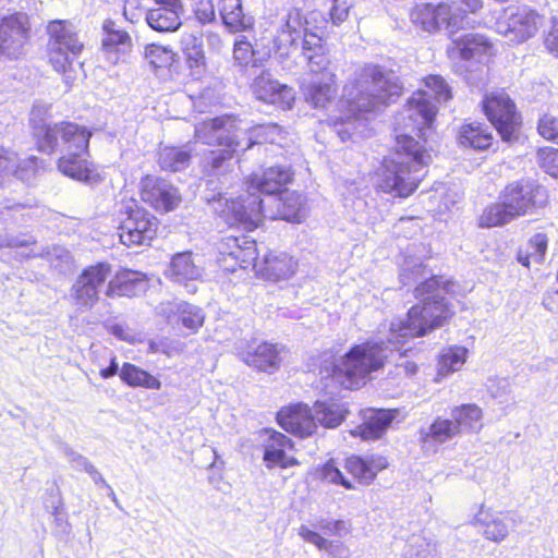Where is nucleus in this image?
<instances>
[{
	"instance_id": "nucleus-12",
	"label": "nucleus",
	"mask_w": 558,
	"mask_h": 558,
	"mask_svg": "<svg viewBox=\"0 0 558 558\" xmlns=\"http://www.w3.org/2000/svg\"><path fill=\"white\" fill-rule=\"evenodd\" d=\"M501 199L505 206L517 218L529 214L533 208L547 205L548 195L544 187L531 180H520L508 184Z\"/></svg>"
},
{
	"instance_id": "nucleus-2",
	"label": "nucleus",
	"mask_w": 558,
	"mask_h": 558,
	"mask_svg": "<svg viewBox=\"0 0 558 558\" xmlns=\"http://www.w3.org/2000/svg\"><path fill=\"white\" fill-rule=\"evenodd\" d=\"M451 98V92L439 75L424 80V87L413 94L407 107L396 117V151L384 162L378 187L398 197L410 196L424 178L430 155L410 132L426 141L430 131L437 104Z\"/></svg>"
},
{
	"instance_id": "nucleus-46",
	"label": "nucleus",
	"mask_w": 558,
	"mask_h": 558,
	"mask_svg": "<svg viewBox=\"0 0 558 558\" xmlns=\"http://www.w3.org/2000/svg\"><path fill=\"white\" fill-rule=\"evenodd\" d=\"M39 256L46 258L51 267L58 269L60 272L69 270L72 265V256L63 246L53 245L51 247H44V254Z\"/></svg>"
},
{
	"instance_id": "nucleus-23",
	"label": "nucleus",
	"mask_w": 558,
	"mask_h": 558,
	"mask_svg": "<svg viewBox=\"0 0 558 558\" xmlns=\"http://www.w3.org/2000/svg\"><path fill=\"white\" fill-rule=\"evenodd\" d=\"M280 350L269 342H253L241 353L242 361L258 371L275 373L281 363Z\"/></svg>"
},
{
	"instance_id": "nucleus-60",
	"label": "nucleus",
	"mask_w": 558,
	"mask_h": 558,
	"mask_svg": "<svg viewBox=\"0 0 558 558\" xmlns=\"http://www.w3.org/2000/svg\"><path fill=\"white\" fill-rule=\"evenodd\" d=\"M333 5L330 10V19L333 24L338 25L344 22L349 15L350 8L352 7L351 0H333Z\"/></svg>"
},
{
	"instance_id": "nucleus-32",
	"label": "nucleus",
	"mask_w": 558,
	"mask_h": 558,
	"mask_svg": "<svg viewBox=\"0 0 558 558\" xmlns=\"http://www.w3.org/2000/svg\"><path fill=\"white\" fill-rule=\"evenodd\" d=\"M313 413L316 425L319 423L326 428H336L344 421L349 411L344 403L324 400L314 403Z\"/></svg>"
},
{
	"instance_id": "nucleus-1",
	"label": "nucleus",
	"mask_w": 558,
	"mask_h": 558,
	"mask_svg": "<svg viewBox=\"0 0 558 558\" xmlns=\"http://www.w3.org/2000/svg\"><path fill=\"white\" fill-rule=\"evenodd\" d=\"M451 283L432 277L415 288V296L422 304L412 306L404 319L390 323L386 338L376 337L356 344L338 360L331 371V378L345 389L357 388L367 376L381 368L385 363L393 361L397 368H402L407 376L414 375L417 366L405 360L409 349H403L408 339L425 336L439 327L451 315L442 292H449Z\"/></svg>"
},
{
	"instance_id": "nucleus-44",
	"label": "nucleus",
	"mask_w": 558,
	"mask_h": 558,
	"mask_svg": "<svg viewBox=\"0 0 558 558\" xmlns=\"http://www.w3.org/2000/svg\"><path fill=\"white\" fill-rule=\"evenodd\" d=\"M513 219L514 217L511 215V211L501 201L500 203L492 204L484 208L478 217V226L481 228H494L504 226Z\"/></svg>"
},
{
	"instance_id": "nucleus-55",
	"label": "nucleus",
	"mask_w": 558,
	"mask_h": 558,
	"mask_svg": "<svg viewBox=\"0 0 558 558\" xmlns=\"http://www.w3.org/2000/svg\"><path fill=\"white\" fill-rule=\"evenodd\" d=\"M39 167L40 162L38 158L35 156L25 158L23 160H20L16 157V166L13 168L12 175H15L17 179L22 181L28 182L36 175Z\"/></svg>"
},
{
	"instance_id": "nucleus-36",
	"label": "nucleus",
	"mask_w": 558,
	"mask_h": 558,
	"mask_svg": "<svg viewBox=\"0 0 558 558\" xmlns=\"http://www.w3.org/2000/svg\"><path fill=\"white\" fill-rule=\"evenodd\" d=\"M492 133L478 122L466 123L459 132V143L465 147L484 150L492 145Z\"/></svg>"
},
{
	"instance_id": "nucleus-39",
	"label": "nucleus",
	"mask_w": 558,
	"mask_h": 558,
	"mask_svg": "<svg viewBox=\"0 0 558 558\" xmlns=\"http://www.w3.org/2000/svg\"><path fill=\"white\" fill-rule=\"evenodd\" d=\"M180 9L156 8L145 13L147 24L157 32H173L181 25Z\"/></svg>"
},
{
	"instance_id": "nucleus-8",
	"label": "nucleus",
	"mask_w": 558,
	"mask_h": 558,
	"mask_svg": "<svg viewBox=\"0 0 558 558\" xmlns=\"http://www.w3.org/2000/svg\"><path fill=\"white\" fill-rule=\"evenodd\" d=\"M49 61L53 69L63 75L64 83L71 87L77 77L82 62L77 60L83 44L77 38L73 25L68 21H52L49 23Z\"/></svg>"
},
{
	"instance_id": "nucleus-41",
	"label": "nucleus",
	"mask_w": 558,
	"mask_h": 558,
	"mask_svg": "<svg viewBox=\"0 0 558 558\" xmlns=\"http://www.w3.org/2000/svg\"><path fill=\"white\" fill-rule=\"evenodd\" d=\"M190 159V151L178 147L165 146L158 154L159 166L166 171H181L189 166Z\"/></svg>"
},
{
	"instance_id": "nucleus-18",
	"label": "nucleus",
	"mask_w": 558,
	"mask_h": 558,
	"mask_svg": "<svg viewBox=\"0 0 558 558\" xmlns=\"http://www.w3.org/2000/svg\"><path fill=\"white\" fill-rule=\"evenodd\" d=\"M252 89L257 99L288 110L294 102V92L288 85L274 80L269 73L263 72L254 80Z\"/></svg>"
},
{
	"instance_id": "nucleus-15",
	"label": "nucleus",
	"mask_w": 558,
	"mask_h": 558,
	"mask_svg": "<svg viewBox=\"0 0 558 558\" xmlns=\"http://www.w3.org/2000/svg\"><path fill=\"white\" fill-rule=\"evenodd\" d=\"M141 198L159 213L172 211L181 203V194L174 185L153 175L142 179Z\"/></svg>"
},
{
	"instance_id": "nucleus-40",
	"label": "nucleus",
	"mask_w": 558,
	"mask_h": 558,
	"mask_svg": "<svg viewBox=\"0 0 558 558\" xmlns=\"http://www.w3.org/2000/svg\"><path fill=\"white\" fill-rule=\"evenodd\" d=\"M548 239L545 233H536L533 235L525 248H520L517 254L518 262L530 267L532 263L541 264L546 255Z\"/></svg>"
},
{
	"instance_id": "nucleus-19",
	"label": "nucleus",
	"mask_w": 558,
	"mask_h": 558,
	"mask_svg": "<svg viewBox=\"0 0 558 558\" xmlns=\"http://www.w3.org/2000/svg\"><path fill=\"white\" fill-rule=\"evenodd\" d=\"M293 172L290 166L277 165L266 168L262 174H254L247 182L248 190L245 193L266 194L275 196L282 192V187L290 183Z\"/></svg>"
},
{
	"instance_id": "nucleus-13",
	"label": "nucleus",
	"mask_w": 558,
	"mask_h": 558,
	"mask_svg": "<svg viewBox=\"0 0 558 558\" xmlns=\"http://www.w3.org/2000/svg\"><path fill=\"white\" fill-rule=\"evenodd\" d=\"M240 134L246 135L241 121L230 116L218 117L195 126V138L207 145H219L240 150Z\"/></svg>"
},
{
	"instance_id": "nucleus-45",
	"label": "nucleus",
	"mask_w": 558,
	"mask_h": 558,
	"mask_svg": "<svg viewBox=\"0 0 558 558\" xmlns=\"http://www.w3.org/2000/svg\"><path fill=\"white\" fill-rule=\"evenodd\" d=\"M144 56L154 68H167L174 61V52L170 48L157 44L147 45Z\"/></svg>"
},
{
	"instance_id": "nucleus-58",
	"label": "nucleus",
	"mask_w": 558,
	"mask_h": 558,
	"mask_svg": "<svg viewBox=\"0 0 558 558\" xmlns=\"http://www.w3.org/2000/svg\"><path fill=\"white\" fill-rule=\"evenodd\" d=\"M257 131L266 133V142L277 144L279 146L284 145L287 132L277 123L257 125Z\"/></svg>"
},
{
	"instance_id": "nucleus-51",
	"label": "nucleus",
	"mask_w": 558,
	"mask_h": 558,
	"mask_svg": "<svg viewBox=\"0 0 558 558\" xmlns=\"http://www.w3.org/2000/svg\"><path fill=\"white\" fill-rule=\"evenodd\" d=\"M404 558H436L434 548L432 545L425 539L420 536H413L409 543L407 544V547L404 549L403 554Z\"/></svg>"
},
{
	"instance_id": "nucleus-63",
	"label": "nucleus",
	"mask_w": 558,
	"mask_h": 558,
	"mask_svg": "<svg viewBox=\"0 0 558 558\" xmlns=\"http://www.w3.org/2000/svg\"><path fill=\"white\" fill-rule=\"evenodd\" d=\"M145 14L140 0H125L123 15L131 23H136Z\"/></svg>"
},
{
	"instance_id": "nucleus-20",
	"label": "nucleus",
	"mask_w": 558,
	"mask_h": 558,
	"mask_svg": "<svg viewBox=\"0 0 558 558\" xmlns=\"http://www.w3.org/2000/svg\"><path fill=\"white\" fill-rule=\"evenodd\" d=\"M277 421L283 429L300 437L310 436L316 430L314 413L307 404L282 408L277 414Z\"/></svg>"
},
{
	"instance_id": "nucleus-49",
	"label": "nucleus",
	"mask_w": 558,
	"mask_h": 558,
	"mask_svg": "<svg viewBox=\"0 0 558 558\" xmlns=\"http://www.w3.org/2000/svg\"><path fill=\"white\" fill-rule=\"evenodd\" d=\"M73 295L82 306L90 307L98 300V291L81 275L73 286Z\"/></svg>"
},
{
	"instance_id": "nucleus-54",
	"label": "nucleus",
	"mask_w": 558,
	"mask_h": 558,
	"mask_svg": "<svg viewBox=\"0 0 558 558\" xmlns=\"http://www.w3.org/2000/svg\"><path fill=\"white\" fill-rule=\"evenodd\" d=\"M537 131L543 138L558 144V116L549 112L541 116Z\"/></svg>"
},
{
	"instance_id": "nucleus-21",
	"label": "nucleus",
	"mask_w": 558,
	"mask_h": 558,
	"mask_svg": "<svg viewBox=\"0 0 558 558\" xmlns=\"http://www.w3.org/2000/svg\"><path fill=\"white\" fill-rule=\"evenodd\" d=\"M264 440V462L268 469H287L298 464L296 459L288 456L293 448V442L282 433L266 429Z\"/></svg>"
},
{
	"instance_id": "nucleus-14",
	"label": "nucleus",
	"mask_w": 558,
	"mask_h": 558,
	"mask_svg": "<svg viewBox=\"0 0 558 558\" xmlns=\"http://www.w3.org/2000/svg\"><path fill=\"white\" fill-rule=\"evenodd\" d=\"M328 63L324 54L308 57L310 70L315 75L306 85L304 94L306 101L315 108H325L337 95L336 75L327 68Z\"/></svg>"
},
{
	"instance_id": "nucleus-17",
	"label": "nucleus",
	"mask_w": 558,
	"mask_h": 558,
	"mask_svg": "<svg viewBox=\"0 0 558 558\" xmlns=\"http://www.w3.org/2000/svg\"><path fill=\"white\" fill-rule=\"evenodd\" d=\"M307 21L298 8H290L279 21L274 44L282 54L299 46V41L306 32Z\"/></svg>"
},
{
	"instance_id": "nucleus-59",
	"label": "nucleus",
	"mask_w": 558,
	"mask_h": 558,
	"mask_svg": "<svg viewBox=\"0 0 558 558\" xmlns=\"http://www.w3.org/2000/svg\"><path fill=\"white\" fill-rule=\"evenodd\" d=\"M320 37L317 36L314 33H310L307 29L305 34L302 36L299 44L302 45V50L306 59L308 60L310 56L314 54H323L322 51V45H320Z\"/></svg>"
},
{
	"instance_id": "nucleus-48",
	"label": "nucleus",
	"mask_w": 558,
	"mask_h": 558,
	"mask_svg": "<svg viewBox=\"0 0 558 558\" xmlns=\"http://www.w3.org/2000/svg\"><path fill=\"white\" fill-rule=\"evenodd\" d=\"M313 529L320 530L327 535L343 537L351 533V524L344 520L319 518L311 523Z\"/></svg>"
},
{
	"instance_id": "nucleus-64",
	"label": "nucleus",
	"mask_w": 558,
	"mask_h": 558,
	"mask_svg": "<svg viewBox=\"0 0 558 558\" xmlns=\"http://www.w3.org/2000/svg\"><path fill=\"white\" fill-rule=\"evenodd\" d=\"M195 15L203 24L214 21L216 14L211 1H199L195 10Z\"/></svg>"
},
{
	"instance_id": "nucleus-28",
	"label": "nucleus",
	"mask_w": 558,
	"mask_h": 558,
	"mask_svg": "<svg viewBox=\"0 0 558 558\" xmlns=\"http://www.w3.org/2000/svg\"><path fill=\"white\" fill-rule=\"evenodd\" d=\"M102 31V49L113 56V62L119 60L120 54L125 56L132 50L133 43L130 34L114 21H106Z\"/></svg>"
},
{
	"instance_id": "nucleus-52",
	"label": "nucleus",
	"mask_w": 558,
	"mask_h": 558,
	"mask_svg": "<svg viewBox=\"0 0 558 558\" xmlns=\"http://www.w3.org/2000/svg\"><path fill=\"white\" fill-rule=\"evenodd\" d=\"M539 167L549 175L558 178V149L554 147L539 148L537 151Z\"/></svg>"
},
{
	"instance_id": "nucleus-37",
	"label": "nucleus",
	"mask_w": 558,
	"mask_h": 558,
	"mask_svg": "<svg viewBox=\"0 0 558 558\" xmlns=\"http://www.w3.org/2000/svg\"><path fill=\"white\" fill-rule=\"evenodd\" d=\"M459 434L457 425L451 418L437 417L427 432H422L423 446L428 448L433 445H441Z\"/></svg>"
},
{
	"instance_id": "nucleus-57",
	"label": "nucleus",
	"mask_w": 558,
	"mask_h": 558,
	"mask_svg": "<svg viewBox=\"0 0 558 558\" xmlns=\"http://www.w3.org/2000/svg\"><path fill=\"white\" fill-rule=\"evenodd\" d=\"M241 128L245 130L246 135L240 134V141L242 143L240 150H246L254 145H259L266 142V133L257 131V125L248 128L241 124Z\"/></svg>"
},
{
	"instance_id": "nucleus-6",
	"label": "nucleus",
	"mask_w": 558,
	"mask_h": 558,
	"mask_svg": "<svg viewBox=\"0 0 558 558\" xmlns=\"http://www.w3.org/2000/svg\"><path fill=\"white\" fill-rule=\"evenodd\" d=\"M220 253L231 258L241 268L253 266L260 277L272 280H286L291 278L298 270V260L286 252L269 251L258 258V251L255 240L248 236H226L220 244Z\"/></svg>"
},
{
	"instance_id": "nucleus-11",
	"label": "nucleus",
	"mask_w": 558,
	"mask_h": 558,
	"mask_svg": "<svg viewBox=\"0 0 558 558\" xmlns=\"http://www.w3.org/2000/svg\"><path fill=\"white\" fill-rule=\"evenodd\" d=\"M120 222V240L124 245H146L156 236V217L136 204L124 206Z\"/></svg>"
},
{
	"instance_id": "nucleus-7",
	"label": "nucleus",
	"mask_w": 558,
	"mask_h": 558,
	"mask_svg": "<svg viewBox=\"0 0 558 558\" xmlns=\"http://www.w3.org/2000/svg\"><path fill=\"white\" fill-rule=\"evenodd\" d=\"M464 8L456 2H417L411 9V22L427 33H437L441 29L456 34L459 29L471 26L469 13L475 14L483 8L482 0H460Z\"/></svg>"
},
{
	"instance_id": "nucleus-5",
	"label": "nucleus",
	"mask_w": 558,
	"mask_h": 558,
	"mask_svg": "<svg viewBox=\"0 0 558 558\" xmlns=\"http://www.w3.org/2000/svg\"><path fill=\"white\" fill-rule=\"evenodd\" d=\"M35 134L41 151L50 154L59 147L65 150L58 161L61 173L82 182L95 179V169L85 158L92 133L84 126L71 122L44 124L35 126Z\"/></svg>"
},
{
	"instance_id": "nucleus-43",
	"label": "nucleus",
	"mask_w": 558,
	"mask_h": 558,
	"mask_svg": "<svg viewBox=\"0 0 558 558\" xmlns=\"http://www.w3.org/2000/svg\"><path fill=\"white\" fill-rule=\"evenodd\" d=\"M468 350L463 347H452L442 351L438 362V377H445L459 371L465 363Z\"/></svg>"
},
{
	"instance_id": "nucleus-25",
	"label": "nucleus",
	"mask_w": 558,
	"mask_h": 558,
	"mask_svg": "<svg viewBox=\"0 0 558 558\" xmlns=\"http://www.w3.org/2000/svg\"><path fill=\"white\" fill-rule=\"evenodd\" d=\"M452 51L463 60L485 63L493 56L494 46L489 39L477 33H468L452 40Z\"/></svg>"
},
{
	"instance_id": "nucleus-10",
	"label": "nucleus",
	"mask_w": 558,
	"mask_h": 558,
	"mask_svg": "<svg viewBox=\"0 0 558 558\" xmlns=\"http://www.w3.org/2000/svg\"><path fill=\"white\" fill-rule=\"evenodd\" d=\"M544 17L527 7H510L498 19L497 32L511 43L521 44L535 36Z\"/></svg>"
},
{
	"instance_id": "nucleus-30",
	"label": "nucleus",
	"mask_w": 558,
	"mask_h": 558,
	"mask_svg": "<svg viewBox=\"0 0 558 558\" xmlns=\"http://www.w3.org/2000/svg\"><path fill=\"white\" fill-rule=\"evenodd\" d=\"M181 48L193 74L201 75L206 69V57L203 49V33L201 31L184 32L181 35Z\"/></svg>"
},
{
	"instance_id": "nucleus-33",
	"label": "nucleus",
	"mask_w": 558,
	"mask_h": 558,
	"mask_svg": "<svg viewBox=\"0 0 558 558\" xmlns=\"http://www.w3.org/2000/svg\"><path fill=\"white\" fill-rule=\"evenodd\" d=\"M459 433H478L483 427V411L473 403L454 407L450 412Z\"/></svg>"
},
{
	"instance_id": "nucleus-38",
	"label": "nucleus",
	"mask_w": 558,
	"mask_h": 558,
	"mask_svg": "<svg viewBox=\"0 0 558 558\" xmlns=\"http://www.w3.org/2000/svg\"><path fill=\"white\" fill-rule=\"evenodd\" d=\"M119 376L121 380L130 387H141L151 390H159L161 388V381L157 377L131 363H124L122 365Z\"/></svg>"
},
{
	"instance_id": "nucleus-9",
	"label": "nucleus",
	"mask_w": 558,
	"mask_h": 558,
	"mask_svg": "<svg viewBox=\"0 0 558 558\" xmlns=\"http://www.w3.org/2000/svg\"><path fill=\"white\" fill-rule=\"evenodd\" d=\"M482 106L502 141L512 142L518 138L520 117L514 102L505 90L496 89L485 94Z\"/></svg>"
},
{
	"instance_id": "nucleus-53",
	"label": "nucleus",
	"mask_w": 558,
	"mask_h": 558,
	"mask_svg": "<svg viewBox=\"0 0 558 558\" xmlns=\"http://www.w3.org/2000/svg\"><path fill=\"white\" fill-rule=\"evenodd\" d=\"M110 275L111 267L106 263H99L97 265L90 266L82 272L84 280H87L89 283H92V286L96 288V291H98V288L105 283Z\"/></svg>"
},
{
	"instance_id": "nucleus-3",
	"label": "nucleus",
	"mask_w": 558,
	"mask_h": 558,
	"mask_svg": "<svg viewBox=\"0 0 558 558\" xmlns=\"http://www.w3.org/2000/svg\"><path fill=\"white\" fill-rule=\"evenodd\" d=\"M401 85L392 72H386L380 66L367 64L355 72L352 82L343 88L341 107L347 112L336 117L333 129L342 142L353 136H368L367 113L374 112L380 106L387 105L401 93Z\"/></svg>"
},
{
	"instance_id": "nucleus-29",
	"label": "nucleus",
	"mask_w": 558,
	"mask_h": 558,
	"mask_svg": "<svg viewBox=\"0 0 558 558\" xmlns=\"http://www.w3.org/2000/svg\"><path fill=\"white\" fill-rule=\"evenodd\" d=\"M388 462L383 456H352L345 460V469L352 474L360 483L371 484L376 477L377 473L386 469Z\"/></svg>"
},
{
	"instance_id": "nucleus-26",
	"label": "nucleus",
	"mask_w": 558,
	"mask_h": 558,
	"mask_svg": "<svg viewBox=\"0 0 558 558\" xmlns=\"http://www.w3.org/2000/svg\"><path fill=\"white\" fill-rule=\"evenodd\" d=\"M147 284V278L144 274L124 269L117 272L109 281L106 294L110 298L136 296L146 290Z\"/></svg>"
},
{
	"instance_id": "nucleus-61",
	"label": "nucleus",
	"mask_w": 558,
	"mask_h": 558,
	"mask_svg": "<svg viewBox=\"0 0 558 558\" xmlns=\"http://www.w3.org/2000/svg\"><path fill=\"white\" fill-rule=\"evenodd\" d=\"M193 105L199 111H204L207 107L218 102V94L215 88L207 87L198 96L192 97Z\"/></svg>"
},
{
	"instance_id": "nucleus-16",
	"label": "nucleus",
	"mask_w": 558,
	"mask_h": 558,
	"mask_svg": "<svg viewBox=\"0 0 558 558\" xmlns=\"http://www.w3.org/2000/svg\"><path fill=\"white\" fill-rule=\"evenodd\" d=\"M28 39V20L25 14L5 16L0 23V53L16 59L24 53Z\"/></svg>"
},
{
	"instance_id": "nucleus-35",
	"label": "nucleus",
	"mask_w": 558,
	"mask_h": 558,
	"mask_svg": "<svg viewBox=\"0 0 558 558\" xmlns=\"http://www.w3.org/2000/svg\"><path fill=\"white\" fill-rule=\"evenodd\" d=\"M299 535L307 543L313 544L319 550H326L332 558H349V547L339 541H329L307 525L299 527Z\"/></svg>"
},
{
	"instance_id": "nucleus-31",
	"label": "nucleus",
	"mask_w": 558,
	"mask_h": 558,
	"mask_svg": "<svg viewBox=\"0 0 558 558\" xmlns=\"http://www.w3.org/2000/svg\"><path fill=\"white\" fill-rule=\"evenodd\" d=\"M219 12L225 26L230 32H245L254 24L253 16L243 12L241 0H220Z\"/></svg>"
},
{
	"instance_id": "nucleus-62",
	"label": "nucleus",
	"mask_w": 558,
	"mask_h": 558,
	"mask_svg": "<svg viewBox=\"0 0 558 558\" xmlns=\"http://www.w3.org/2000/svg\"><path fill=\"white\" fill-rule=\"evenodd\" d=\"M16 166V156L14 154H0V185L8 180Z\"/></svg>"
},
{
	"instance_id": "nucleus-47",
	"label": "nucleus",
	"mask_w": 558,
	"mask_h": 558,
	"mask_svg": "<svg viewBox=\"0 0 558 558\" xmlns=\"http://www.w3.org/2000/svg\"><path fill=\"white\" fill-rule=\"evenodd\" d=\"M178 313L182 325L192 331H196L204 324L205 315L198 306L183 302L178 307Z\"/></svg>"
},
{
	"instance_id": "nucleus-24",
	"label": "nucleus",
	"mask_w": 558,
	"mask_h": 558,
	"mask_svg": "<svg viewBox=\"0 0 558 558\" xmlns=\"http://www.w3.org/2000/svg\"><path fill=\"white\" fill-rule=\"evenodd\" d=\"M473 523L482 529L483 536L492 542L501 543L513 527V520L506 513L493 512L481 507Z\"/></svg>"
},
{
	"instance_id": "nucleus-27",
	"label": "nucleus",
	"mask_w": 558,
	"mask_h": 558,
	"mask_svg": "<svg viewBox=\"0 0 558 558\" xmlns=\"http://www.w3.org/2000/svg\"><path fill=\"white\" fill-rule=\"evenodd\" d=\"M397 414V410H371L365 415L363 424L352 429L351 434L364 440L378 439L386 433Z\"/></svg>"
},
{
	"instance_id": "nucleus-56",
	"label": "nucleus",
	"mask_w": 558,
	"mask_h": 558,
	"mask_svg": "<svg viewBox=\"0 0 558 558\" xmlns=\"http://www.w3.org/2000/svg\"><path fill=\"white\" fill-rule=\"evenodd\" d=\"M320 477L322 480L333 483V484H340L343 487L348 489H352L353 485L350 481H348L342 472L339 470V468L336 465L335 461L330 460L328 461L320 470Z\"/></svg>"
},
{
	"instance_id": "nucleus-50",
	"label": "nucleus",
	"mask_w": 558,
	"mask_h": 558,
	"mask_svg": "<svg viewBox=\"0 0 558 558\" xmlns=\"http://www.w3.org/2000/svg\"><path fill=\"white\" fill-rule=\"evenodd\" d=\"M255 50L252 44L247 40L246 36L240 35L236 37L233 45V58L240 66L255 65Z\"/></svg>"
},
{
	"instance_id": "nucleus-4",
	"label": "nucleus",
	"mask_w": 558,
	"mask_h": 558,
	"mask_svg": "<svg viewBox=\"0 0 558 558\" xmlns=\"http://www.w3.org/2000/svg\"><path fill=\"white\" fill-rule=\"evenodd\" d=\"M208 202L227 225L246 231L256 229L263 217L300 222L306 215L304 197L289 190L266 198L255 193H243L236 198H227L219 194L217 198Z\"/></svg>"
},
{
	"instance_id": "nucleus-22",
	"label": "nucleus",
	"mask_w": 558,
	"mask_h": 558,
	"mask_svg": "<svg viewBox=\"0 0 558 558\" xmlns=\"http://www.w3.org/2000/svg\"><path fill=\"white\" fill-rule=\"evenodd\" d=\"M1 258H14L24 262L44 254V246L38 245L33 235L27 233L0 235Z\"/></svg>"
},
{
	"instance_id": "nucleus-34",
	"label": "nucleus",
	"mask_w": 558,
	"mask_h": 558,
	"mask_svg": "<svg viewBox=\"0 0 558 558\" xmlns=\"http://www.w3.org/2000/svg\"><path fill=\"white\" fill-rule=\"evenodd\" d=\"M168 274L173 281L183 283L199 279L202 269L195 264L191 252H183L173 256Z\"/></svg>"
},
{
	"instance_id": "nucleus-42",
	"label": "nucleus",
	"mask_w": 558,
	"mask_h": 558,
	"mask_svg": "<svg viewBox=\"0 0 558 558\" xmlns=\"http://www.w3.org/2000/svg\"><path fill=\"white\" fill-rule=\"evenodd\" d=\"M238 150L232 148L218 149L210 153L204 162V171L209 177H219L232 169V160Z\"/></svg>"
}]
</instances>
